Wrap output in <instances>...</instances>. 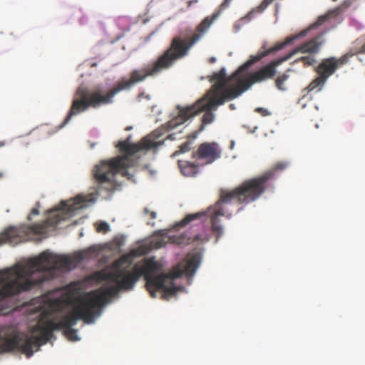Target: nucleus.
I'll use <instances>...</instances> for the list:
<instances>
[{
    "label": "nucleus",
    "mask_w": 365,
    "mask_h": 365,
    "mask_svg": "<svg viewBox=\"0 0 365 365\" xmlns=\"http://www.w3.org/2000/svg\"><path fill=\"white\" fill-rule=\"evenodd\" d=\"M150 250L151 247L147 245H139L115 260L113 269H104L93 273V280L98 282L108 281L115 284L102 287L88 293L86 299L81 300L71 313L61 316L58 322L53 319L41 320L32 329L33 333L40 332L39 335L28 336L11 327H3L0 329V354L17 350L30 357L34 354V349L38 350L40 346L51 339L53 331L61 329H65L64 334L69 340L77 341V330L72 328L77 321L83 319L86 323L92 322L96 309L103 307L108 298L115 297L119 291L131 290L141 277H144L146 289L152 297H156L158 291L164 292L163 297L173 295L178 288L173 285V280L183 274L192 276L200 263L199 254H188L168 273L157 274L163 269V264L154 257H150L145 258L142 265L135 264L131 272L126 270L134 258L145 255Z\"/></svg>",
    "instance_id": "f257e3e1"
},
{
    "label": "nucleus",
    "mask_w": 365,
    "mask_h": 365,
    "mask_svg": "<svg viewBox=\"0 0 365 365\" xmlns=\"http://www.w3.org/2000/svg\"><path fill=\"white\" fill-rule=\"evenodd\" d=\"M217 107L218 106L214 105L212 99L207 97L205 93L192 105L177 106L176 108L178 110L177 116L144 137L139 143H130L129 142L130 138H128L125 140L119 141L116 146L120 153H125V155L102 161L94 168L93 177L96 182L100 184V188L108 192L115 190V184L113 178L117 173H120L123 176L131 179L132 175L129 174L128 168L134 167L137 164V160L133 159V157L137 153L157 148L162 145L165 140H175L174 133L169 134L165 138L163 137L167 132L183 124L190 118L201 112H205L202 118V124L200 129V131L202 130L204 125L211 123L214 120L215 115L212 110H216Z\"/></svg>",
    "instance_id": "f03ea898"
},
{
    "label": "nucleus",
    "mask_w": 365,
    "mask_h": 365,
    "mask_svg": "<svg viewBox=\"0 0 365 365\" xmlns=\"http://www.w3.org/2000/svg\"><path fill=\"white\" fill-rule=\"evenodd\" d=\"M95 252L93 247L76 252L71 256L56 255L47 250L0 270V302L58 277L62 272L74 269L82 260Z\"/></svg>",
    "instance_id": "7ed1b4c3"
},
{
    "label": "nucleus",
    "mask_w": 365,
    "mask_h": 365,
    "mask_svg": "<svg viewBox=\"0 0 365 365\" xmlns=\"http://www.w3.org/2000/svg\"><path fill=\"white\" fill-rule=\"evenodd\" d=\"M289 165L286 161L276 163L270 169L262 175L244 181L232 190H221L219 200L205 210L187 214L172 228H180L189 225L201 226L202 228H221L222 217L229 218L234 212L242 209L240 206L257 200L269 187L270 181L276 173L282 171Z\"/></svg>",
    "instance_id": "20e7f679"
},
{
    "label": "nucleus",
    "mask_w": 365,
    "mask_h": 365,
    "mask_svg": "<svg viewBox=\"0 0 365 365\" xmlns=\"http://www.w3.org/2000/svg\"><path fill=\"white\" fill-rule=\"evenodd\" d=\"M95 200L93 194L78 195L73 198L62 200L57 205L45 211V219L26 228H48L61 225L71 221L80 210L87 207Z\"/></svg>",
    "instance_id": "39448f33"
},
{
    "label": "nucleus",
    "mask_w": 365,
    "mask_h": 365,
    "mask_svg": "<svg viewBox=\"0 0 365 365\" xmlns=\"http://www.w3.org/2000/svg\"><path fill=\"white\" fill-rule=\"evenodd\" d=\"M302 35H304L303 33L299 35L289 36L286 38L284 41L281 43H277L269 48H267V43L264 42L262 46V50H259L255 55H251L250 56V58L245 63H244L240 67L239 70L235 72L230 77L226 76L225 69L224 68H222L218 72H215L211 76L210 81L212 82L216 81V83L215 84H223V86H226L227 84L232 78H237L239 77L240 72L245 69H247L251 66L261 61L264 57L282 49L285 46L292 43L299 36Z\"/></svg>",
    "instance_id": "423d86ee"
},
{
    "label": "nucleus",
    "mask_w": 365,
    "mask_h": 365,
    "mask_svg": "<svg viewBox=\"0 0 365 365\" xmlns=\"http://www.w3.org/2000/svg\"><path fill=\"white\" fill-rule=\"evenodd\" d=\"M232 0H224L212 16L205 17L195 30L187 29L182 31V58L188 54L190 49L198 42L218 18L222 11L228 8Z\"/></svg>",
    "instance_id": "0eeeda50"
},
{
    "label": "nucleus",
    "mask_w": 365,
    "mask_h": 365,
    "mask_svg": "<svg viewBox=\"0 0 365 365\" xmlns=\"http://www.w3.org/2000/svg\"><path fill=\"white\" fill-rule=\"evenodd\" d=\"M250 88L245 79H239L236 86L227 88L223 84H214L206 93L207 97L212 99L214 105L221 106L227 101L233 100L240 96Z\"/></svg>",
    "instance_id": "6e6552de"
},
{
    "label": "nucleus",
    "mask_w": 365,
    "mask_h": 365,
    "mask_svg": "<svg viewBox=\"0 0 365 365\" xmlns=\"http://www.w3.org/2000/svg\"><path fill=\"white\" fill-rule=\"evenodd\" d=\"M288 59H289V56H284L270 61L257 71L251 73L245 79L246 82L251 87L255 83L272 79L277 74V66Z\"/></svg>",
    "instance_id": "1a4fd4ad"
},
{
    "label": "nucleus",
    "mask_w": 365,
    "mask_h": 365,
    "mask_svg": "<svg viewBox=\"0 0 365 365\" xmlns=\"http://www.w3.org/2000/svg\"><path fill=\"white\" fill-rule=\"evenodd\" d=\"M221 149L216 143H201L197 149L192 152V157L198 161H203L202 165L212 163L221 156Z\"/></svg>",
    "instance_id": "9d476101"
},
{
    "label": "nucleus",
    "mask_w": 365,
    "mask_h": 365,
    "mask_svg": "<svg viewBox=\"0 0 365 365\" xmlns=\"http://www.w3.org/2000/svg\"><path fill=\"white\" fill-rule=\"evenodd\" d=\"M348 61V56L344 55L339 58L331 57L324 58L316 68L317 73L326 80L331 76L339 67Z\"/></svg>",
    "instance_id": "9b49d317"
},
{
    "label": "nucleus",
    "mask_w": 365,
    "mask_h": 365,
    "mask_svg": "<svg viewBox=\"0 0 365 365\" xmlns=\"http://www.w3.org/2000/svg\"><path fill=\"white\" fill-rule=\"evenodd\" d=\"M324 43L322 36H318L314 38H312L301 46L294 49L292 52L287 54L286 56H289V58L297 52L303 53H316L319 51L320 46Z\"/></svg>",
    "instance_id": "f8f14e48"
},
{
    "label": "nucleus",
    "mask_w": 365,
    "mask_h": 365,
    "mask_svg": "<svg viewBox=\"0 0 365 365\" xmlns=\"http://www.w3.org/2000/svg\"><path fill=\"white\" fill-rule=\"evenodd\" d=\"M178 167L181 173L185 177H195L199 172V165L187 160H178Z\"/></svg>",
    "instance_id": "ddd939ff"
},
{
    "label": "nucleus",
    "mask_w": 365,
    "mask_h": 365,
    "mask_svg": "<svg viewBox=\"0 0 365 365\" xmlns=\"http://www.w3.org/2000/svg\"><path fill=\"white\" fill-rule=\"evenodd\" d=\"M19 230L11 229L4 230V232L0 234V244H18L21 242V237L18 235Z\"/></svg>",
    "instance_id": "4468645a"
},
{
    "label": "nucleus",
    "mask_w": 365,
    "mask_h": 365,
    "mask_svg": "<svg viewBox=\"0 0 365 365\" xmlns=\"http://www.w3.org/2000/svg\"><path fill=\"white\" fill-rule=\"evenodd\" d=\"M197 133L195 132L192 135H189L186 142L179 146V149L173 153V156H176L181 153H185L189 152L194 143L195 139L197 138Z\"/></svg>",
    "instance_id": "2eb2a0df"
},
{
    "label": "nucleus",
    "mask_w": 365,
    "mask_h": 365,
    "mask_svg": "<svg viewBox=\"0 0 365 365\" xmlns=\"http://www.w3.org/2000/svg\"><path fill=\"white\" fill-rule=\"evenodd\" d=\"M292 71V69L289 68L285 71L283 73H281L277 76L274 80V84L277 88L279 91H284L287 90V87L285 86V82L289 78V72Z\"/></svg>",
    "instance_id": "dca6fc26"
},
{
    "label": "nucleus",
    "mask_w": 365,
    "mask_h": 365,
    "mask_svg": "<svg viewBox=\"0 0 365 365\" xmlns=\"http://www.w3.org/2000/svg\"><path fill=\"white\" fill-rule=\"evenodd\" d=\"M327 80L323 78V76H321L319 75L318 77H317L315 79H314L307 87V89L309 92L312 91H319L322 89L323 86H324Z\"/></svg>",
    "instance_id": "f3484780"
},
{
    "label": "nucleus",
    "mask_w": 365,
    "mask_h": 365,
    "mask_svg": "<svg viewBox=\"0 0 365 365\" xmlns=\"http://www.w3.org/2000/svg\"><path fill=\"white\" fill-rule=\"evenodd\" d=\"M341 11V6L336 8L334 10L329 11L326 15L320 16L318 18V20L315 23V26H319L322 25L323 23H324L327 20H328L330 17L333 16L338 15Z\"/></svg>",
    "instance_id": "a211bd4d"
},
{
    "label": "nucleus",
    "mask_w": 365,
    "mask_h": 365,
    "mask_svg": "<svg viewBox=\"0 0 365 365\" xmlns=\"http://www.w3.org/2000/svg\"><path fill=\"white\" fill-rule=\"evenodd\" d=\"M39 207H40V202H36V207H33L31 210L29 214L27 215L26 219L28 221L32 222L36 216L39 215Z\"/></svg>",
    "instance_id": "6ab92c4d"
},
{
    "label": "nucleus",
    "mask_w": 365,
    "mask_h": 365,
    "mask_svg": "<svg viewBox=\"0 0 365 365\" xmlns=\"http://www.w3.org/2000/svg\"><path fill=\"white\" fill-rule=\"evenodd\" d=\"M296 62L302 61L304 66H311L313 64V63L315 61V59L312 56H302L297 60L295 61Z\"/></svg>",
    "instance_id": "aec40b11"
},
{
    "label": "nucleus",
    "mask_w": 365,
    "mask_h": 365,
    "mask_svg": "<svg viewBox=\"0 0 365 365\" xmlns=\"http://www.w3.org/2000/svg\"><path fill=\"white\" fill-rule=\"evenodd\" d=\"M145 213L149 220V221L147 222V225L152 227L155 226V222L152 220L156 218V213L155 212H150L147 208L145 209Z\"/></svg>",
    "instance_id": "412c9836"
},
{
    "label": "nucleus",
    "mask_w": 365,
    "mask_h": 365,
    "mask_svg": "<svg viewBox=\"0 0 365 365\" xmlns=\"http://www.w3.org/2000/svg\"><path fill=\"white\" fill-rule=\"evenodd\" d=\"M52 308L56 311H61L63 308V303L59 299L53 300L51 303Z\"/></svg>",
    "instance_id": "4be33fe9"
},
{
    "label": "nucleus",
    "mask_w": 365,
    "mask_h": 365,
    "mask_svg": "<svg viewBox=\"0 0 365 365\" xmlns=\"http://www.w3.org/2000/svg\"><path fill=\"white\" fill-rule=\"evenodd\" d=\"M274 0H263L262 2L257 7V11L262 12Z\"/></svg>",
    "instance_id": "5701e85b"
},
{
    "label": "nucleus",
    "mask_w": 365,
    "mask_h": 365,
    "mask_svg": "<svg viewBox=\"0 0 365 365\" xmlns=\"http://www.w3.org/2000/svg\"><path fill=\"white\" fill-rule=\"evenodd\" d=\"M95 227H96V228H101V229L109 228V225L106 222L100 221V222H96L95 223Z\"/></svg>",
    "instance_id": "b1692460"
},
{
    "label": "nucleus",
    "mask_w": 365,
    "mask_h": 365,
    "mask_svg": "<svg viewBox=\"0 0 365 365\" xmlns=\"http://www.w3.org/2000/svg\"><path fill=\"white\" fill-rule=\"evenodd\" d=\"M255 111L260 113L262 116H267L269 114V111L263 108H257Z\"/></svg>",
    "instance_id": "393cba45"
},
{
    "label": "nucleus",
    "mask_w": 365,
    "mask_h": 365,
    "mask_svg": "<svg viewBox=\"0 0 365 365\" xmlns=\"http://www.w3.org/2000/svg\"><path fill=\"white\" fill-rule=\"evenodd\" d=\"M85 220V217H80L78 220H74L71 223V225H76L80 224L81 222H83Z\"/></svg>",
    "instance_id": "a878e982"
},
{
    "label": "nucleus",
    "mask_w": 365,
    "mask_h": 365,
    "mask_svg": "<svg viewBox=\"0 0 365 365\" xmlns=\"http://www.w3.org/2000/svg\"><path fill=\"white\" fill-rule=\"evenodd\" d=\"M229 107H230V108L231 110H235V104H232V103L230 104Z\"/></svg>",
    "instance_id": "bb28decb"
},
{
    "label": "nucleus",
    "mask_w": 365,
    "mask_h": 365,
    "mask_svg": "<svg viewBox=\"0 0 365 365\" xmlns=\"http://www.w3.org/2000/svg\"><path fill=\"white\" fill-rule=\"evenodd\" d=\"M197 1V0H195V1H190L188 2V6H190L193 3H196Z\"/></svg>",
    "instance_id": "cd10ccee"
},
{
    "label": "nucleus",
    "mask_w": 365,
    "mask_h": 365,
    "mask_svg": "<svg viewBox=\"0 0 365 365\" xmlns=\"http://www.w3.org/2000/svg\"><path fill=\"white\" fill-rule=\"evenodd\" d=\"M361 51L362 53H365V43H364V44L361 46Z\"/></svg>",
    "instance_id": "c85d7f7f"
},
{
    "label": "nucleus",
    "mask_w": 365,
    "mask_h": 365,
    "mask_svg": "<svg viewBox=\"0 0 365 365\" xmlns=\"http://www.w3.org/2000/svg\"><path fill=\"white\" fill-rule=\"evenodd\" d=\"M216 61L215 58V57H212L210 58V63H215Z\"/></svg>",
    "instance_id": "c756f323"
},
{
    "label": "nucleus",
    "mask_w": 365,
    "mask_h": 365,
    "mask_svg": "<svg viewBox=\"0 0 365 365\" xmlns=\"http://www.w3.org/2000/svg\"><path fill=\"white\" fill-rule=\"evenodd\" d=\"M6 145L4 141H0V148L4 147Z\"/></svg>",
    "instance_id": "7c9ffc66"
},
{
    "label": "nucleus",
    "mask_w": 365,
    "mask_h": 365,
    "mask_svg": "<svg viewBox=\"0 0 365 365\" xmlns=\"http://www.w3.org/2000/svg\"><path fill=\"white\" fill-rule=\"evenodd\" d=\"M4 176V173L0 172V179H1Z\"/></svg>",
    "instance_id": "2f4dec72"
},
{
    "label": "nucleus",
    "mask_w": 365,
    "mask_h": 365,
    "mask_svg": "<svg viewBox=\"0 0 365 365\" xmlns=\"http://www.w3.org/2000/svg\"><path fill=\"white\" fill-rule=\"evenodd\" d=\"M98 232H101V231H103V232H106L108 230L106 229H104V230H97Z\"/></svg>",
    "instance_id": "473e14b6"
},
{
    "label": "nucleus",
    "mask_w": 365,
    "mask_h": 365,
    "mask_svg": "<svg viewBox=\"0 0 365 365\" xmlns=\"http://www.w3.org/2000/svg\"><path fill=\"white\" fill-rule=\"evenodd\" d=\"M31 230V231H34V233H36V232H35V231H37L38 230L32 229V230Z\"/></svg>",
    "instance_id": "72a5a7b5"
},
{
    "label": "nucleus",
    "mask_w": 365,
    "mask_h": 365,
    "mask_svg": "<svg viewBox=\"0 0 365 365\" xmlns=\"http://www.w3.org/2000/svg\"><path fill=\"white\" fill-rule=\"evenodd\" d=\"M8 228L12 229V228H15V227H13V226H10V227H9Z\"/></svg>",
    "instance_id": "f704fd0d"
},
{
    "label": "nucleus",
    "mask_w": 365,
    "mask_h": 365,
    "mask_svg": "<svg viewBox=\"0 0 365 365\" xmlns=\"http://www.w3.org/2000/svg\"><path fill=\"white\" fill-rule=\"evenodd\" d=\"M177 243H178V244H181V243H182V242H180V241H178V242H177Z\"/></svg>",
    "instance_id": "c9c22d12"
}]
</instances>
